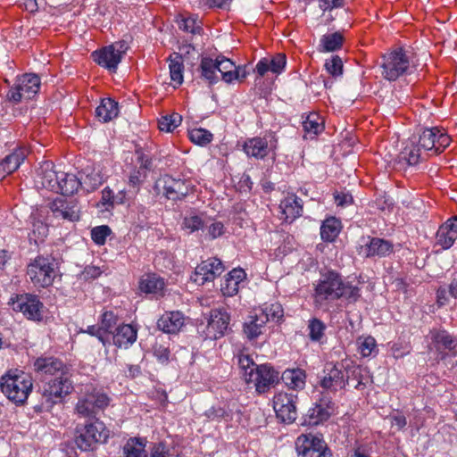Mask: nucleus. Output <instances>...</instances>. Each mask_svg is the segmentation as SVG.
I'll return each mask as SVG.
<instances>
[{
	"label": "nucleus",
	"mask_w": 457,
	"mask_h": 457,
	"mask_svg": "<svg viewBox=\"0 0 457 457\" xmlns=\"http://www.w3.org/2000/svg\"><path fill=\"white\" fill-rule=\"evenodd\" d=\"M359 296V288L345 283L341 276L335 271L322 274L314 286L313 301L318 307L341 297L356 301Z\"/></svg>",
	"instance_id": "1"
},
{
	"label": "nucleus",
	"mask_w": 457,
	"mask_h": 457,
	"mask_svg": "<svg viewBox=\"0 0 457 457\" xmlns=\"http://www.w3.org/2000/svg\"><path fill=\"white\" fill-rule=\"evenodd\" d=\"M211 57L202 55V77L210 84L219 81L218 73L226 83H232L246 77L245 68L237 66L230 59L215 54H211Z\"/></svg>",
	"instance_id": "2"
},
{
	"label": "nucleus",
	"mask_w": 457,
	"mask_h": 457,
	"mask_svg": "<svg viewBox=\"0 0 457 457\" xmlns=\"http://www.w3.org/2000/svg\"><path fill=\"white\" fill-rule=\"evenodd\" d=\"M33 387L31 376L21 370H9L1 377L2 393L16 405L23 404Z\"/></svg>",
	"instance_id": "3"
},
{
	"label": "nucleus",
	"mask_w": 457,
	"mask_h": 457,
	"mask_svg": "<svg viewBox=\"0 0 457 457\" xmlns=\"http://www.w3.org/2000/svg\"><path fill=\"white\" fill-rule=\"evenodd\" d=\"M58 273V265L52 256L38 255L27 266V276L37 288H46L53 285Z\"/></svg>",
	"instance_id": "4"
},
{
	"label": "nucleus",
	"mask_w": 457,
	"mask_h": 457,
	"mask_svg": "<svg viewBox=\"0 0 457 457\" xmlns=\"http://www.w3.org/2000/svg\"><path fill=\"white\" fill-rule=\"evenodd\" d=\"M379 68L385 79L395 81L411 72V59L405 50L395 48L382 55Z\"/></svg>",
	"instance_id": "5"
},
{
	"label": "nucleus",
	"mask_w": 457,
	"mask_h": 457,
	"mask_svg": "<svg viewBox=\"0 0 457 457\" xmlns=\"http://www.w3.org/2000/svg\"><path fill=\"white\" fill-rule=\"evenodd\" d=\"M73 389L69 373L60 375L45 383L42 390V408L49 411L54 404L62 403Z\"/></svg>",
	"instance_id": "6"
},
{
	"label": "nucleus",
	"mask_w": 457,
	"mask_h": 457,
	"mask_svg": "<svg viewBox=\"0 0 457 457\" xmlns=\"http://www.w3.org/2000/svg\"><path fill=\"white\" fill-rule=\"evenodd\" d=\"M109 437V430L99 420L77 426L75 444L82 451L92 450L96 444L104 443Z\"/></svg>",
	"instance_id": "7"
},
{
	"label": "nucleus",
	"mask_w": 457,
	"mask_h": 457,
	"mask_svg": "<svg viewBox=\"0 0 457 457\" xmlns=\"http://www.w3.org/2000/svg\"><path fill=\"white\" fill-rule=\"evenodd\" d=\"M421 149H424L428 156L442 153L451 143V137L444 129L437 127L425 129L416 135Z\"/></svg>",
	"instance_id": "8"
},
{
	"label": "nucleus",
	"mask_w": 457,
	"mask_h": 457,
	"mask_svg": "<svg viewBox=\"0 0 457 457\" xmlns=\"http://www.w3.org/2000/svg\"><path fill=\"white\" fill-rule=\"evenodd\" d=\"M40 87V78L35 74H23L18 77L10 87L6 98L9 102L19 104L29 100L37 94Z\"/></svg>",
	"instance_id": "9"
},
{
	"label": "nucleus",
	"mask_w": 457,
	"mask_h": 457,
	"mask_svg": "<svg viewBox=\"0 0 457 457\" xmlns=\"http://www.w3.org/2000/svg\"><path fill=\"white\" fill-rule=\"evenodd\" d=\"M110 399L102 390L93 388L79 399L76 411L82 417H95L96 414L109 405Z\"/></svg>",
	"instance_id": "10"
},
{
	"label": "nucleus",
	"mask_w": 457,
	"mask_h": 457,
	"mask_svg": "<svg viewBox=\"0 0 457 457\" xmlns=\"http://www.w3.org/2000/svg\"><path fill=\"white\" fill-rule=\"evenodd\" d=\"M295 448L302 457H328L330 455L321 436L302 434L295 441Z\"/></svg>",
	"instance_id": "11"
},
{
	"label": "nucleus",
	"mask_w": 457,
	"mask_h": 457,
	"mask_svg": "<svg viewBox=\"0 0 457 457\" xmlns=\"http://www.w3.org/2000/svg\"><path fill=\"white\" fill-rule=\"evenodd\" d=\"M297 395L293 393L279 392L273 397V409L277 417L283 422L292 423L296 420Z\"/></svg>",
	"instance_id": "12"
},
{
	"label": "nucleus",
	"mask_w": 457,
	"mask_h": 457,
	"mask_svg": "<svg viewBox=\"0 0 457 457\" xmlns=\"http://www.w3.org/2000/svg\"><path fill=\"white\" fill-rule=\"evenodd\" d=\"M278 380V373L268 364L259 365L255 370H249L245 376V382L253 383L260 394L267 392Z\"/></svg>",
	"instance_id": "13"
},
{
	"label": "nucleus",
	"mask_w": 457,
	"mask_h": 457,
	"mask_svg": "<svg viewBox=\"0 0 457 457\" xmlns=\"http://www.w3.org/2000/svg\"><path fill=\"white\" fill-rule=\"evenodd\" d=\"M12 305L13 311L22 312L29 320H42L44 305L37 295L30 294L19 295L15 299H12Z\"/></svg>",
	"instance_id": "14"
},
{
	"label": "nucleus",
	"mask_w": 457,
	"mask_h": 457,
	"mask_svg": "<svg viewBox=\"0 0 457 457\" xmlns=\"http://www.w3.org/2000/svg\"><path fill=\"white\" fill-rule=\"evenodd\" d=\"M277 148V139L271 134L264 137L248 138L243 145V150L247 156L256 159L265 158L270 151Z\"/></svg>",
	"instance_id": "15"
},
{
	"label": "nucleus",
	"mask_w": 457,
	"mask_h": 457,
	"mask_svg": "<svg viewBox=\"0 0 457 457\" xmlns=\"http://www.w3.org/2000/svg\"><path fill=\"white\" fill-rule=\"evenodd\" d=\"M228 313L221 309H215L210 312L205 327L206 338L215 340L225 335L229 324Z\"/></svg>",
	"instance_id": "16"
},
{
	"label": "nucleus",
	"mask_w": 457,
	"mask_h": 457,
	"mask_svg": "<svg viewBox=\"0 0 457 457\" xmlns=\"http://www.w3.org/2000/svg\"><path fill=\"white\" fill-rule=\"evenodd\" d=\"M160 187H162L163 195L174 202L182 200L190 191V186L185 180L176 179L169 176L159 179L155 183V189L159 190Z\"/></svg>",
	"instance_id": "17"
},
{
	"label": "nucleus",
	"mask_w": 457,
	"mask_h": 457,
	"mask_svg": "<svg viewBox=\"0 0 457 457\" xmlns=\"http://www.w3.org/2000/svg\"><path fill=\"white\" fill-rule=\"evenodd\" d=\"M344 370H345L344 363H328L324 369V377L320 380V386L325 389L334 391L344 388L346 385Z\"/></svg>",
	"instance_id": "18"
},
{
	"label": "nucleus",
	"mask_w": 457,
	"mask_h": 457,
	"mask_svg": "<svg viewBox=\"0 0 457 457\" xmlns=\"http://www.w3.org/2000/svg\"><path fill=\"white\" fill-rule=\"evenodd\" d=\"M53 215L57 219L76 221L79 219L80 208L73 199L56 198L49 204Z\"/></svg>",
	"instance_id": "19"
},
{
	"label": "nucleus",
	"mask_w": 457,
	"mask_h": 457,
	"mask_svg": "<svg viewBox=\"0 0 457 457\" xmlns=\"http://www.w3.org/2000/svg\"><path fill=\"white\" fill-rule=\"evenodd\" d=\"M430 348L440 353L453 351L457 347V337L443 328H433L429 331Z\"/></svg>",
	"instance_id": "20"
},
{
	"label": "nucleus",
	"mask_w": 457,
	"mask_h": 457,
	"mask_svg": "<svg viewBox=\"0 0 457 457\" xmlns=\"http://www.w3.org/2000/svg\"><path fill=\"white\" fill-rule=\"evenodd\" d=\"M457 239V215L442 224L436 234L435 245L447 250Z\"/></svg>",
	"instance_id": "21"
},
{
	"label": "nucleus",
	"mask_w": 457,
	"mask_h": 457,
	"mask_svg": "<svg viewBox=\"0 0 457 457\" xmlns=\"http://www.w3.org/2000/svg\"><path fill=\"white\" fill-rule=\"evenodd\" d=\"M59 177L60 171L55 170L54 164L50 161H46L41 163L37 169V182L42 187L55 193L57 189H60L58 186Z\"/></svg>",
	"instance_id": "22"
},
{
	"label": "nucleus",
	"mask_w": 457,
	"mask_h": 457,
	"mask_svg": "<svg viewBox=\"0 0 457 457\" xmlns=\"http://www.w3.org/2000/svg\"><path fill=\"white\" fill-rule=\"evenodd\" d=\"M246 280V273L241 268H235L225 277L221 284L220 291L224 296L232 297L236 295L240 287Z\"/></svg>",
	"instance_id": "23"
},
{
	"label": "nucleus",
	"mask_w": 457,
	"mask_h": 457,
	"mask_svg": "<svg viewBox=\"0 0 457 457\" xmlns=\"http://www.w3.org/2000/svg\"><path fill=\"white\" fill-rule=\"evenodd\" d=\"M94 62L112 72H115L119 63L121 62L119 54L113 51V47L107 46L91 54Z\"/></svg>",
	"instance_id": "24"
},
{
	"label": "nucleus",
	"mask_w": 457,
	"mask_h": 457,
	"mask_svg": "<svg viewBox=\"0 0 457 457\" xmlns=\"http://www.w3.org/2000/svg\"><path fill=\"white\" fill-rule=\"evenodd\" d=\"M35 370L54 378L69 373L68 368L63 362L54 357L38 358L34 362Z\"/></svg>",
	"instance_id": "25"
},
{
	"label": "nucleus",
	"mask_w": 457,
	"mask_h": 457,
	"mask_svg": "<svg viewBox=\"0 0 457 457\" xmlns=\"http://www.w3.org/2000/svg\"><path fill=\"white\" fill-rule=\"evenodd\" d=\"M301 199L295 195H288L279 204L280 219L287 222H292L294 220L301 216L303 205Z\"/></svg>",
	"instance_id": "26"
},
{
	"label": "nucleus",
	"mask_w": 457,
	"mask_h": 457,
	"mask_svg": "<svg viewBox=\"0 0 457 457\" xmlns=\"http://www.w3.org/2000/svg\"><path fill=\"white\" fill-rule=\"evenodd\" d=\"M185 318L180 312H166L157 320V327L160 330L168 333H178L184 326Z\"/></svg>",
	"instance_id": "27"
},
{
	"label": "nucleus",
	"mask_w": 457,
	"mask_h": 457,
	"mask_svg": "<svg viewBox=\"0 0 457 457\" xmlns=\"http://www.w3.org/2000/svg\"><path fill=\"white\" fill-rule=\"evenodd\" d=\"M417 140L418 139L416 138V135L411 137L406 142V145L401 153L402 158L404 159L410 165H415L426 157H428L426 151L421 149L420 143L414 142Z\"/></svg>",
	"instance_id": "28"
},
{
	"label": "nucleus",
	"mask_w": 457,
	"mask_h": 457,
	"mask_svg": "<svg viewBox=\"0 0 457 457\" xmlns=\"http://www.w3.org/2000/svg\"><path fill=\"white\" fill-rule=\"evenodd\" d=\"M112 334L113 344L120 348H128L137 340V329L129 324L119 326L115 333Z\"/></svg>",
	"instance_id": "29"
},
{
	"label": "nucleus",
	"mask_w": 457,
	"mask_h": 457,
	"mask_svg": "<svg viewBox=\"0 0 457 457\" xmlns=\"http://www.w3.org/2000/svg\"><path fill=\"white\" fill-rule=\"evenodd\" d=\"M225 270V267L220 259L217 257L209 258L202 262V280L212 281L220 276Z\"/></svg>",
	"instance_id": "30"
},
{
	"label": "nucleus",
	"mask_w": 457,
	"mask_h": 457,
	"mask_svg": "<svg viewBox=\"0 0 457 457\" xmlns=\"http://www.w3.org/2000/svg\"><path fill=\"white\" fill-rule=\"evenodd\" d=\"M342 229L341 220L334 216L327 218L320 226V237L327 243L334 242Z\"/></svg>",
	"instance_id": "31"
},
{
	"label": "nucleus",
	"mask_w": 457,
	"mask_h": 457,
	"mask_svg": "<svg viewBox=\"0 0 457 457\" xmlns=\"http://www.w3.org/2000/svg\"><path fill=\"white\" fill-rule=\"evenodd\" d=\"M119 113L118 103L112 98L102 99L96 109V118L103 122H108L116 118Z\"/></svg>",
	"instance_id": "32"
},
{
	"label": "nucleus",
	"mask_w": 457,
	"mask_h": 457,
	"mask_svg": "<svg viewBox=\"0 0 457 457\" xmlns=\"http://www.w3.org/2000/svg\"><path fill=\"white\" fill-rule=\"evenodd\" d=\"M81 185L82 182L74 174L60 171L58 183L60 189H57L55 193H59L63 195H72L78 191Z\"/></svg>",
	"instance_id": "33"
},
{
	"label": "nucleus",
	"mask_w": 457,
	"mask_h": 457,
	"mask_svg": "<svg viewBox=\"0 0 457 457\" xmlns=\"http://www.w3.org/2000/svg\"><path fill=\"white\" fill-rule=\"evenodd\" d=\"M345 371H346V383H348L351 380H356V384L354 385V388L356 389H362L367 381H368V375L366 369L362 368L360 365H356L353 362L348 363L345 362Z\"/></svg>",
	"instance_id": "34"
},
{
	"label": "nucleus",
	"mask_w": 457,
	"mask_h": 457,
	"mask_svg": "<svg viewBox=\"0 0 457 457\" xmlns=\"http://www.w3.org/2000/svg\"><path fill=\"white\" fill-rule=\"evenodd\" d=\"M282 381L291 389H303L305 386V371L301 369L286 370L281 376Z\"/></svg>",
	"instance_id": "35"
},
{
	"label": "nucleus",
	"mask_w": 457,
	"mask_h": 457,
	"mask_svg": "<svg viewBox=\"0 0 457 457\" xmlns=\"http://www.w3.org/2000/svg\"><path fill=\"white\" fill-rule=\"evenodd\" d=\"M170 76L171 85L174 88L180 86L183 82V62L180 54H175L174 56L170 55L168 59Z\"/></svg>",
	"instance_id": "36"
},
{
	"label": "nucleus",
	"mask_w": 457,
	"mask_h": 457,
	"mask_svg": "<svg viewBox=\"0 0 457 457\" xmlns=\"http://www.w3.org/2000/svg\"><path fill=\"white\" fill-rule=\"evenodd\" d=\"M164 286L163 279L155 275H147L142 278L139 282L140 291L145 294H162Z\"/></svg>",
	"instance_id": "37"
},
{
	"label": "nucleus",
	"mask_w": 457,
	"mask_h": 457,
	"mask_svg": "<svg viewBox=\"0 0 457 457\" xmlns=\"http://www.w3.org/2000/svg\"><path fill=\"white\" fill-rule=\"evenodd\" d=\"M303 128L305 132V138H313L324 129L323 121L317 113H310L303 121Z\"/></svg>",
	"instance_id": "38"
},
{
	"label": "nucleus",
	"mask_w": 457,
	"mask_h": 457,
	"mask_svg": "<svg viewBox=\"0 0 457 457\" xmlns=\"http://www.w3.org/2000/svg\"><path fill=\"white\" fill-rule=\"evenodd\" d=\"M393 251V245L384 239L372 238L366 246L367 256H386Z\"/></svg>",
	"instance_id": "39"
},
{
	"label": "nucleus",
	"mask_w": 457,
	"mask_h": 457,
	"mask_svg": "<svg viewBox=\"0 0 457 457\" xmlns=\"http://www.w3.org/2000/svg\"><path fill=\"white\" fill-rule=\"evenodd\" d=\"M357 351L364 358L376 356L378 353L377 341L371 336H361L356 340Z\"/></svg>",
	"instance_id": "40"
},
{
	"label": "nucleus",
	"mask_w": 457,
	"mask_h": 457,
	"mask_svg": "<svg viewBox=\"0 0 457 457\" xmlns=\"http://www.w3.org/2000/svg\"><path fill=\"white\" fill-rule=\"evenodd\" d=\"M330 417V411L328 407L321 404H316L313 408L308 411L305 423L309 426H317L323 421H326Z\"/></svg>",
	"instance_id": "41"
},
{
	"label": "nucleus",
	"mask_w": 457,
	"mask_h": 457,
	"mask_svg": "<svg viewBox=\"0 0 457 457\" xmlns=\"http://www.w3.org/2000/svg\"><path fill=\"white\" fill-rule=\"evenodd\" d=\"M344 37L340 32L326 34L320 39V51L333 52L340 49L343 46Z\"/></svg>",
	"instance_id": "42"
},
{
	"label": "nucleus",
	"mask_w": 457,
	"mask_h": 457,
	"mask_svg": "<svg viewBox=\"0 0 457 457\" xmlns=\"http://www.w3.org/2000/svg\"><path fill=\"white\" fill-rule=\"evenodd\" d=\"M258 314L263 317L266 323L268 321L278 322L283 317L284 311L280 303H272L264 304Z\"/></svg>",
	"instance_id": "43"
},
{
	"label": "nucleus",
	"mask_w": 457,
	"mask_h": 457,
	"mask_svg": "<svg viewBox=\"0 0 457 457\" xmlns=\"http://www.w3.org/2000/svg\"><path fill=\"white\" fill-rule=\"evenodd\" d=\"M326 329V324L320 319L312 318L308 321V336L312 342H322Z\"/></svg>",
	"instance_id": "44"
},
{
	"label": "nucleus",
	"mask_w": 457,
	"mask_h": 457,
	"mask_svg": "<svg viewBox=\"0 0 457 457\" xmlns=\"http://www.w3.org/2000/svg\"><path fill=\"white\" fill-rule=\"evenodd\" d=\"M124 457H147L145 445L138 438H129L123 447Z\"/></svg>",
	"instance_id": "45"
},
{
	"label": "nucleus",
	"mask_w": 457,
	"mask_h": 457,
	"mask_svg": "<svg viewBox=\"0 0 457 457\" xmlns=\"http://www.w3.org/2000/svg\"><path fill=\"white\" fill-rule=\"evenodd\" d=\"M265 324L266 322L263 320V317L256 313L252 320L245 324L244 332L249 339H254L262 333V328Z\"/></svg>",
	"instance_id": "46"
},
{
	"label": "nucleus",
	"mask_w": 457,
	"mask_h": 457,
	"mask_svg": "<svg viewBox=\"0 0 457 457\" xmlns=\"http://www.w3.org/2000/svg\"><path fill=\"white\" fill-rule=\"evenodd\" d=\"M181 121V115L177 112H173L171 114L162 116L158 120V127L162 131L171 132L180 125Z\"/></svg>",
	"instance_id": "47"
},
{
	"label": "nucleus",
	"mask_w": 457,
	"mask_h": 457,
	"mask_svg": "<svg viewBox=\"0 0 457 457\" xmlns=\"http://www.w3.org/2000/svg\"><path fill=\"white\" fill-rule=\"evenodd\" d=\"M119 318L118 315L113 312V311H104L100 317V326L106 334H112L113 328L116 327L118 323Z\"/></svg>",
	"instance_id": "48"
},
{
	"label": "nucleus",
	"mask_w": 457,
	"mask_h": 457,
	"mask_svg": "<svg viewBox=\"0 0 457 457\" xmlns=\"http://www.w3.org/2000/svg\"><path fill=\"white\" fill-rule=\"evenodd\" d=\"M48 234V227L41 220H35L32 223L31 233H29V239L33 240L35 244L44 241Z\"/></svg>",
	"instance_id": "49"
},
{
	"label": "nucleus",
	"mask_w": 457,
	"mask_h": 457,
	"mask_svg": "<svg viewBox=\"0 0 457 457\" xmlns=\"http://www.w3.org/2000/svg\"><path fill=\"white\" fill-rule=\"evenodd\" d=\"M147 174L143 169H134L129 176L128 185L134 194L139 191V188L143 182L145 180Z\"/></svg>",
	"instance_id": "50"
},
{
	"label": "nucleus",
	"mask_w": 457,
	"mask_h": 457,
	"mask_svg": "<svg viewBox=\"0 0 457 457\" xmlns=\"http://www.w3.org/2000/svg\"><path fill=\"white\" fill-rule=\"evenodd\" d=\"M168 345L162 339H157L154 345V354L162 363L169 361L170 349Z\"/></svg>",
	"instance_id": "51"
},
{
	"label": "nucleus",
	"mask_w": 457,
	"mask_h": 457,
	"mask_svg": "<svg viewBox=\"0 0 457 457\" xmlns=\"http://www.w3.org/2000/svg\"><path fill=\"white\" fill-rule=\"evenodd\" d=\"M325 68L327 71L333 77H337L343 73V62L338 55H334L330 59L326 60Z\"/></svg>",
	"instance_id": "52"
},
{
	"label": "nucleus",
	"mask_w": 457,
	"mask_h": 457,
	"mask_svg": "<svg viewBox=\"0 0 457 457\" xmlns=\"http://www.w3.org/2000/svg\"><path fill=\"white\" fill-rule=\"evenodd\" d=\"M111 232V228L108 226H98L91 230V238L96 245H103L105 244L106 237Z\"/></svg>",
	"instance_id": "53"
},
{
	"label": "nucleus",
	"mask_w": 457,
	"mask_h": 457,
	"mask_svg": "<svg viewBox=\"0 0 457 457\" xmlns=\"http://www.w3.org/2000/svg\"><path fill=\"white\" fill-rule=\"evenodd\" d=\"M179 27L180 29L191 34H197L200 32V26L196 16L182 18L179 23Z\"/></svg>",
	"instance_id": "54"
},
{
	"label": "nucleus",
	"mask_w": 457,
	"mask_h": 457,
	"mask_svg": "<svg viewBox=\"0 0 457 457\" xmlns=\"http://www.w3.org/2000/svg\"><path fill=\"white\" fill-rule=\"evenodd\" d=\"M238 365L241 370V375L243 378L245 380V376L249 373V370L258 368V365L254 363L253 359L246 354H241L238 356Z\"/></svg>",
	"instance_id": "55"
},
{
	"label": "nucleus",
	"mask_w": 457,
	"mask_h": 457,
	"mask_svg": "<svg viewBox=\"0 0 457 457\" xmlns=\"http://www.w3.org/2000/svg\"><path fill=\"white\" fill-rule=\"evenodd\" d=\"M118 203H121V201H116L113 192L109 188H104L102 191V197L97 204V206L103 207L105 211H108L110 208L114 206V204Z\"/></svg>",
	"instance_id": "56"
},
{
	"label": "nucleus",
	"mask_w": 457,
	"mask_h": 457,
	"mask_svg": "<svg viewBox=\"0 0 457 457\" xmlns=\"http://www.w3.org/2000/svg\"><path fill=\"white\" fill-rule=\"evenodd\" d=\"M25 155L24 153L21 150L15 151L12 154L7 155L4 160L6 162V165L9 166V170L7 171H15L21 165V163L24 161Z\"/></svg>",
	"instance_id": "57"
},
{
	"label": "nucleus",
	"mask_w": 457,
	"mask_h": 457,
	"mask_svg": "<svg viewBox=\"0 0 457 457\" xmlns=\"http://www.w3.org/2000/svg\"><path fill=\"white\" fill-rule=\"evenodd\" d=\"M270 71L273 73H281L286 66V55L283 54H278L271 60H269Z\"/></svg>",
	"instance_id": "58"
},
{
	"label": "nucleus",
	"mask_w": 457,
	"mask_h": 457,
	"mask_svg": "<svg viewBox=\"0 0 457 457\" xmlns=\"http://www.w3.org/2000/svg\"><path fill=\"white\" fill-rule=\"evenodd\" d=\"M207 237L210 239H215L224 234V225L220 221H213L207 228Z\"/></svg>",
	"instance_id": "59"
},
{
	"label": "nucleus",
	"mask_w": 457,
	"mask_h": 457,
	"mask_svg": "<svg viewBox=\"0 0 457 457\" xmlns=\"http://www.w3.org/2000/svg\"><path fill=\"white\" fill-rule=\"evenodd\" d=\"M334 198L337 205L341 207L350 205L353 203V196L348 192H336Z\"/></svg>",
	"instance_id": "60"
},
{
	"label": "nucleus",
	"mask_w": 457,
	"mask_h": 457,
	"mask_svg": "<svg viewBox=\"0 0 457 457\" xmlns=\"http://www.w3.org/2000/svg\"><path fill=\"white\" fill-rule=\"evenodd\" d=\"M183 226L189 233L198 230L200 228V218L197 215L185 217Z\"/></svg>",
	"instance_id": "61"
},
{
	"label": "nucleus",
	"mask_w": 457,
	"mask_h": 457,
	"mask_svg": "<svg viewBox=\"0 0 457 457\" xmlns=\"http://www.w3.org/2000/svg\"><path fill=\"white\" fill-rule=\"evenodd\" d=\"M389 419L392 428H396L397 430L403 429L407 424L405 416L400 412L392 413Z\"/></svg>",
	"instance_id": "62"
},
{
	"label": "nucleus",
	"mask_w": 457,
	"mask_h": 457,
	"mask_svg": "<svg viewBox=\"0 0 457 457\" xmlns=\"http://www.w3.org/2000/svg\"><path fill=\"white\" fill-rule=\"evenodd\" d=\"M390 352L395 359H398L408 354L410 351L408 347L402 343H394L390 347Z\"/></svg>",
	"instance_id": "63"
},
{
	"label": "nucleus",
	"mask_w": 457,
	"mask_h": 457,
	"mask_svg": "<svg viewBox=\"0 0 457 457\" xmlns=\"http://www.w3.org/2000/svg\"><path fill=\"white\" fill-rule=\"evenodd\" d=\"M169 450L166 445L162 443L154 445L150 457H169Z\"/></svg>",
	"instance_id": "64"
}]
</instances>
